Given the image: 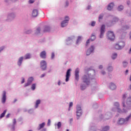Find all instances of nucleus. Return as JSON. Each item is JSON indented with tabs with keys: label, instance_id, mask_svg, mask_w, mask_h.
<instances>
[{
	"label": "nucleus",
	"instance_id": "1",
	"mask_svg": "<svg viewBox=\"0 0 131 131\" xmlns=\"http://www.w3.org/2000/svg\"><path fill=\"white\" fill-rule=\"evenodd\" d=\"M125 43L123 41L119 42L118 43H116L115 46V49L116 50H121V49L124 48Z\"/></svg>",
	"mask_w": 131,
	"mask_h": 131
},
{
	"label": "nucleus",
	"instance_id": "2",
	"mask_svg": "<svg viewBox=\"0 0 131 131\" xmlns=\"http://www.w3.org/2000/svg\"><path fill=\"white\" fill-rule=\"evenodd\" d=\"M107 37L110 40H114L115 39V35L112 31H108L107 33Z\"/></svg>",
	"mask_w": 131,
	"mask_h": 131
},
{
	"label": "nucleus",
	"instance_id": "3",
	"mask_svg": "<svg viewBox=\"0 0 131 131\" xmlns=\"http://www.w3.org/2000/svg\"><path fill=\"white\" fill-rule=\"evenodd\" d=\"M82 113H81V107L80 105L77 106V118L78 119L81 116Z\"/></svg>",
	"mask_w": 131,
	"mask_h": 131
},
{
	"label": "nucleus",
	"instance_id": "4",
	"mask_svg": "<svg viewBox=\"0 0 131 131\" xmlns=\"http://www.w3.org/2000/svg\"><path fill=\"white\" fill-rule=\"evenodd\" d=\"M83 81L85 83L89 85L90 84V76L89 75H84L83 77Z\"/></svg>",
	"mask_w": 131,
	"mask_h": 131
},
{
	"label": "nucleus",
	"instance_id": "5",
	"mask_svg": "<svg viewBox=\"0 0 131 131\" xmlns=\"http://www.w3.org/2000/svg\"><path fill=\"white\" fill-rule=\"evenodd\" d=\"M131 117V115L128 116L125 119H120L118 121V124H123L125 121H128V120Z\"/></svg>",
	"mask_w": 131,
	"mask_h": 131
},
{
	"label": "nucleus",
	"instance_id": "6",
	"mask_svg": "<svg viewBox=\"0 0 131 131\" xmlns=\"http://www.w3.org/2000/svg\"><path fill=\"white\" fill-rule=\"evenodd\" d=\"M69 21V17L66 16L65 20L61 23V27H65V26H67V24H68Z\"/></svg>",
	"mask_w": 131,
	"mask_h": 131
},
{
	"label": "nucleus",
	"instance_id": "7",
	"mask_svg": "<svg viewBox=\"0 0 131 131\" xmlns=\"http://www.w3.org/2000/svg\"><path fill=\"white\" fill-rule=\"evenodd\" d=\"M40 67L42 70H46L47 69V61L45 60L41 61Z\"/></svg>",
	"mask_w": 131,
	"mask_h": 131
},
{
	"label": "nucleus",
	"instance_id": "8",
	"mask_svg": "<svg viewBox=\"0 0 131 131\" xmlns=\"http://www.w3.org/2000/svg\"><path fill=\"white\" fill-rule=\"evenodd\" d=\"M75 79L78 81L79 79V69H76L75 71Z\"/></svg>",
	"mask_w": 131,
	"mask_h": 131
},
{
	"label": "nucleus",
	"instance_id": "9",
	"mask_svg": "<svg viewBox=\"0 0 131 131\" xmlns=\"http://www.w3.org/2000/svg\"><path fill=\"white\" fill-rule=\"evenodd\" d=\"M105 25H102L100 29V38H102L104 35V33L105 32Z\"/></svg>",
	"mask_w": 131,
	"mask_h": 131
},
{
	"label": "nucleus",
	"instance_id": "10",
	"mask_svg": "<svg viewBox=\"0 0 131 131\" xmlns=\"http://www.w3.org/2000/svg\"><path fill=\"white\" fill-rule=\"evenodd\" d=\"M95 50V47L91 46L90 48L86 52V55L89 56V55H91V53L94 52V50Z\"/></svg>",
	"mask_w": 131,
	"mask_h": 131
},
{
	"label": "nucleus",
	"instance_id": "11",
	"mask_svg": "<svg viewBox=\"0 0 131 131\" xmlns=\"http://www.w3.org/2000/svg\"><path fill=\"white\" fill-rule=\"evenodd\" d=\"M70 71H71V69H69L68 70L67 72V74H66V81H69V78L70 77Z\"/></svg>",
	"mask_w": 131,
	"mask_h": 131
},
{
	"label": "nucleus",
	"instance_id": "12",
	"mask_svg": "<svg viewBox=\"0 0 131 131\" xmlns=\"http://www.w3.org/2000/svg\"><path fill=\"white\" fill-rule=\"evenodd\" d=\"M40 57L42 58V59H46V58H47V52L45 51H42L40 54Z\"/></svg>",
	"mask_w": 131,
	"mask_h": 131
},
{
	"label": "nucleus",
	"instance_id": "13",
	"mask_svg": "<svg viewBox=\"0 0 131 131\" xmlns=\"http://www.w3.org/2000/svg\"><path fill=\"white\" fill-rule=\"evenodd\" d=\"M6 95V91H4L3 94V97H2V103H3L4 104L6 103V100L7 99V96Z\"/></svg>",
	"mask_w": 131,
	"mask_h": 131
},
{
	"label": "nucleus",
	"instance_id": "14",
	"mask_svg": "<svg viewBox=\"0 0 131 131\" xmlns=\"http://www.w3.org/2000/svg\"><path fill=\"white\" fill-rule=\"evenodd\" d=\"M38 15V11L36 9H34L32 13V15L33 16V17H37Z\"/></svg>",
	"mask_w": 131,
	"mask_h": 131
},
{
	"label": "nucleus",
	"instance_id": "15",
	"mask_svg": "<svg viewBox=\"0 0 131 131\" xmlns=\"http://www.w3.org/2000/svg\"><path fill=\"white\" fill-rule=\"evenodd\" d=\"M113 7H114V4L113 3L110 4L107 6V10L111 11L113 9Z\"/></svg>",
	"mask_w": 131,
	"mask_h": 131
},
{
	"label": "nucleus",
	"instance_id": "16",
	"mask_svg": "<svg viewBox=\"0 0 131 131\" xmlns=\"http://www.w3.org/2000/svg\"><path fill=\"white\" fill-rule=\"evenodd\" d=\"M23 61V57H20L19 59H18V65L19 66H21V64H22V62Z\"/></svg>",
	"mask_w": 131,
	"mask_h": 131
},
{
	"label": "nucleus",
	"instance_id": "17",
	"mask_svg": "<svg viewBox=\"0 0 131 131\" xmlns=\"http://www.w3.org/2000/svg\"><path fill=\"white\" fill-rule=\"evenodd\" d=\"M110 89L111 90H115L116 89V85L114 83H112L110 85Z\"/></svg>",
	"mask_w": 131,
	"mask_h": 131
},
{
	"label": "nucleus",
	"instance_id": "18",
	"mask_svg": "<svg viewBox=\"0 0 131 131\" xmlns=\"http://www.w3.org/2000/svg\"><path fill=\"white\" fill-rule=\"evenodd\" d=\"M45 125L46 124L45 123H42L41 124H40L39 125V127L38 128V130H39L41 129V128H42L43 127H45Z\"/></svg>",
	"mask_w": 131,
	"mask_h": 131
},
{
	"label": "nucleus",
	"instance_id": "19",
	"mask_svg": "<svg viewBox=\"0 0 131 131\" xmlns=\"http://www.w3.org/2000/svg\"><path fill=\"white\" fill-rule=\"evenodd\" d=\"M39 104H40V100H39V99L37 100L36 101L35 108H37V107H38V105H39Z\"/></svg>",
	"mask_w": 131,
	"mask_h": 131
},
{
	"label": "nucleus",
	"instance_id": "20",
	"mask_svg": "<svg viewBox=\"0 0 131 131\" xmlns=\"http://www.w3.org/2000/svg\"><path fill=\"white\" fill-rule=\"evenodd\" d=\"M50 27H46L43 30V32H49L50 31Z\"/></svg>",
	"mask_w": 131,
	"mask_h": 131
},
{
	"label": "nucleus",
	"instance_id": "21",
	"mask_svg": "<svg viewBox=\"0 0 131 131\" xmlns=\"http://www.w3.org/2000/svg\"><path fill=\"white\" fill-rule=\"evenodd\" d=\"M6 113H7V110H5L3 113L1 115L0 118H3L6 115Z\"/></svg>",
	"mask_w": 131,
	"mask_h": 131
},
{
	"label": "nucleus",
	"instance_id": "22",
	"mask_svg": "<svg viewBox=\"0 0 131 131\" xmlns=\"http://www.w3.org/2000/svg\"><path fill=\"white\" fill-rule=\"evenodd\" d=\"M130 104H131V101L127 102V107H126L127 110H128V109L130 108Z\"/></svg>",
	"mask_w": 131,
	"mask_h": 131
},
{
	"label": "nucleus",
	"instance_id": "23",
	"mask_svg": "<svg viewBox=\"0 0 131 131\" xmlns=\"http://www.w3.org/2000/svg\"><path fill=\"white\" fill-rule=\"evenodd\" d=\"M57 128H60V127H61V126H62V123H61V122H58L57 123Z\"/></svg>",
	"mask_w": 131,
	"mask_h": 131
},
{
	"label": "nucleus",
	"instance_id": "24",
	"mask_svg": "<svg viewBox=\"0 0 131 131\" xmlns=\"http://www.w3.org/2000/svg\"><path fill=\"white\" fill-rule=\"evenodd\" d=\"M112 58V59H113V60H114V59H116V58H117V54L116 53L113 54Z\"/></svg>",
	"mask_w": 131,
	"mask_h": 131
},
{
	"label": "nucleus",
	"instance_id": "25",
	"mask_svg": "<svg viewBox=\"0 0 131 131\" xmlns=\"http://www.w3.org/2000/svg\"><path fill=\"white\" fill-rule=\"evenodd\" d=\"M33 81V77H30L28 80V82L30 83H31Z\"/></svg>",
	"mask_w": 131,
	"mask_h": 131
},
{
	"label": "nucleus",
	"instance_id": "26",
	"mask_svg": "<svg viewBox=\"0 0 131 131\" xmlns=\"http://www.w3.org/2000/svg\"><path fill=\"white\" fill-rule=\"evenodd\" d=\"M96 39V36L94 35H92L91 38V40L93 41V40H95Z\"/></svg>",
	"mask_w": 131,
	"mask_h": 131
},
{
	"label": "nucleus",
	"instance_id": "27",
	"mask_svg": "<svg viewBox=\"0 0 131 131\" xmlns=\"http://www.w3.org/2000/svg\"><path fill=\"white\" fill-rule=\"evenodd\" d=\"M109 129L108 126H105V127L103 128L101 131H107Z\"/></svg>",
	"mask_w": 131,
	"mask_h": 131
},
{
	"label": "nucleus",
	"instance_id": "28",
	"mask_svg": "<svg viewBox=\"0 0 131 131\" xmlns=\"http://www.w3.org/2000/svg\"><path fill=\"white\" fill-rule=\"evenodd\" d=\"M30 54H27L25 56V59H30Z\"/></svg>",
	"mask_w": 131,
	"mask_h": 131
},
{
	"label": "nucleus",
	"instance_id": "29",
	"mask_svg": "<svg viewBox=\"0 0 131 131\" xmlns=\"http://www.w3.org/2000/svg\"><path fill=\"white\" fill-rule=\"evenodd\" d=\"M36 86V84H33L32 85L31 89H32V91H34V90H35Z\"/></svg>",
	"mask_w": 131,
	"mask_h": 131
},
{
	"label": "nucleus",
	"instance_id": "30",
	"mask_svg": "<svg viewBox=\"0 0 131 131\" xmlns=\"http://www.w3.org/2000/svg\"><path fill=\"white\" fill-rule=\"evenodd\" d=\"M118 11H122V10H123V6H119L118 8Z\"/></svg>",
	"mask_w": 131,
	"mask_h": 131
},
{
	"label": "nucleus",
	"instance_id": "31",
	"mask_svg": "<svg viewBox=\"0 0 131 131\" xmlns=\"http://www.w3.org/2000/svg\"><path fill=\"white\" fill-rule=\"evenodd\" d=\"M123 104V106L124 107V108H123V112L125 113L126 112V111H125V105L124 104V102H122Z\"/></svg>",
	"mask_w": 131,
	"mask_h": 131
},
{
	"label": "nucleus",
	"instance_id": "32",
	"mask_svg": "<svg viewBox=\"0 0 131 131\" xmlns=\"http://www.w3.org/2000/svg\"><path fill=\"white\" fill-rule=\"evenodd\" d=\"M73 106V102H70V105H69V111L70 110V107H72Z\"/></svg>",
	"mask_w": 131,
	"mask_h": 131
},
{
	"label": "nucleus",
	"instance_id": "33",
	"mask_svg": "<svg viewBox=\"0 0 131 131\" xmlns=\"http://www.w3.org/2000/svg\"><path fill=\"white\" fill-rule=\"evenodd\" d=\"M104 15L101 14L99 17V20L100 21V20H101V19H103V17Z\"/></svg>",
	"mask_w": 131,
	"mask_h": 131
},
{
	"label": "nucleus",
	"instance_id": "34",
	"mask_svg": "<svg viewBox=\"0 0 131 131\" xmlns=\"http://www.w3.org/2000/svg\"><path fill=\"white\" fill-rule=\"evenodd\" d=\"M128 28H129L128 26H126L123 27V30H126V29H128Z\"/></svg>",
	"mask_w": 131,
	"mask_h": 131
},
{
	"label": "nucleus",
	"instance_id": "35",
	"mask_svg": "<svg viewBox=\"0 0 131 131\" xmlns=\"http://www.w3.org/2000/svg\"><path fill=\"white\" fill-rule=\"evenodd\" d=\"M31 83H29V82H28L25 84V87L28 86V85H30Z\"/></svg>",
	"mask_w": 131,
	"mask_h": 131
},
{
	"label": "nucleus",
	"instance_id": "36",
	"mask_svg": "<svg viewBox=\"0 0 131 131\" xmlns=\"http://www.w3.org/2000/svg\"><path fill=\"white\" fill-rule=\"evenodd\" d=\"M123 64L124 67H126V66L127 65V63L126 62L124 61Z\"/></svg>",
	"mask_w": 131,
	"mask_h": 131
},
{
	"label": "nucleus",
	"instance_id": "37",
	"mask_svg": "<svg viewBox=\"0 0 131 131\" xmlns=\"http://www.w3.org/2000/svg\"><path fill=\"white\" fill-rule=\"evenodd\" d=\"M39 32H40V28H38L37 29V32L36 33H39Z\"/></svg>",
	"mask_w": 131,
	"mask_h": 131
},
{
	"label": "nucleus",
	"instance_id": "38",
	"mask_svg": "<svg viewBox=\"0 0 131 131\" xmlns=\"http://www.w3.org/2000/svg\"><path fill=\"white\" fill-rule=\"evenodd\" d=\"M54 58H55V54H54V53H52L51 55V58L54 59Z\"/></svg>",
	"mask_w": 131,
	"mask_h": 131
},
{
	"label": "nucleus",
	"instance_id": "39",
	"mask_svg": "<svg viewBox=\"0 0 131 131\" xmlns=\"http://www.w3.org/2000/svg\"><path fill=\"white\" fill-rule=\"evenodd\" d=\"M95 25H96V22L92 21V23H91V26H95Z\"/></svg>",
	"mask_w": 131,
	"mask_h": 131
},
{
	"label": "nucleus",
	"instance_id": "40",
	"mask_svg": "<svg viewBox=\"0 0 131 131\" xmlns=\"http://www.w3.org/2000/svg\"><path fill=\"white\" fill-rule=\"evenodd\" d=\"M85 89V86H81V90H82V91H83V90H84Z\"/></svg>",
	"mask_w": 131,
	"mask_h": 131
},
{
	"label": "nucleus",
	"instance_id": "41",
	"mask_svg": "<svg viewBox=\"0 0 131 131\" xmlns=\"http://www.w3.org/2000/svg\"><path fill=\"white\" fill-rule=\"evenodd\" d=\"M33 3H34V0H29V3L30 4H33Z\"/></svg>",
	"mask_w": 131,
	"mask_h": 131
},
{
	"label": "nucleus",
	"instance_id": "42",
	"mask_svg": "<svg viewBox=\"0 0 131 131\" xmlns=\"http://www.w3.org/2000/svg\"><path fill=\"white\" fill-rule=\"evenodd\" d=\"M48 125H51V120L50 119L48 120Z\"/></svg>",
	"mask_w": 131,
	"mask_h": 131
},
{
	"label": "nucleus",
	"instance_id": "43",
	"mask_svg": "<svg viewBox=\"0 0 131 131\" xmlns=\"http://www.w3.org/2000/svg\"><path fill=\"white\" fill-rule=\"evenodd\" d=\"M13 125H15L16 124V119H14L13 120Z\"/></svg>",
	"mask_w": 131,
	"mask_h": 131
},
{
	"label": "nucleus",
	"instance_id": "44",
	"mask_svg": "<svg viewBox=\"0 0 131 131\" xmlns=\"http://www.w3.org/2000/svg\"><path fill=\"white\" fill-rule=\"evenodd\" d=\"M90 39L87 40L86 46H88L90 43Z\"/></svg>",
	"mask_w": 131,
	"mask_h": 131
},
{
	"label": "nucleus",
	"instance_id": "45",
	"mask_svg": "<svg viewBox=\"0 0 131 131\" xmlns=\"http://www.w3.org/2000/svg\"><path fill=\"white\" fill-rule=\"evenodd\" d=\"M126 98V94H124L123 95V100H124V99H125Z\"/></svg>",
	"mask_w": 131,
	"mask_h": 131
},
{
	"label": "nucleus",
	"instance_id": "46",
	"mask_svg": "<svg viewBox=\"0 0 131 131\" xmlns=\"http://www.w3.org/2000/svg\"><path fill=\"white\" fill-rule=\"evenodd\" d=\"M127 4L128 5V6L130 5V1H127Z\"/></svg>",
	"mask_w": 131,
	"mask_h": 131
},
{
	"label": "nucleus",
	"instance_id": "47",
	"mask_svg": "<svg viewBox=\"0 0 131 131\" xmlns=\"http://www.w3.org/2000/svg\"><path fill=\"white\" fill-rule=\"evenodd\" d=\"M10 117V114H8L6 115V118H9Z\"/></svg>",
	"mask_w": 131,
	"mask_h": 131
},
{
	"label": "nucleus",
	"instance_id": "48",
	"mask_svg": "<svg viewBox=\"0 0 131 131\" xmlns=\"http://www.w3.org/2000/svg\"><path fill=\"white\" fill-rule=\"evenodd\" d=\"M81 39V37H78V40H77V42H78V41H79V40H80Z\"/></svg>",
	"mask_w": 131,
	"mask_h": 131
},
{
	"label": "nucleus",
	"instance_id": "49",
	"mask_svg": "<svg viewBox=\"0 0 131 131\" xmlns=\"http://www.w3.org/2000/svg\"><path fill=\"white\" fill-rule=\"evenodd\" d=\"M46 76V74H43L41 75V78H42V77H45V76Z\"/></svg>",
	"mask_w": 131,
	"mask_h": 131
},
{
	"label": "nucleus",
	"instance_id": "50",
	"mask_svg": "<svg viewBox=\"0 0 131 131\" xmlns=\"http://www.w3.org/2000/svg\"><path fill=\"white\" fill-rule=\"evenodd\" d=\"M115 105L116 106H119V104L118 103V102H116V103H115Z\"/></svg>",
	"mask_w": 131,
	"mask_h": 131
},
{
	"label": "nucleus",
	"instance_id": "51",
	"mask_svg": "<svg viewBox=\"0 0 131 131\" xmlns=\"http://www.w3.org/2000/svg\"><path fill=\"white\" fill-rule=\"evenodd\" d=\"M24 82H25V80L24 79H23L21 81V83H24Z\"/></svg>",
	"mask_w": 131,
	"mask_h": 131
},
{
	"label": "nucleus",
	"instance_id": "52",
	"mask_svg": "<svg viewBox=\"0 0 131 131\" xmlns=\"http://www.w3.org/2000/svg\"><path fill=\"white\" fill-rule=\"evenodd\" d=\"M102 68H103V66H99V69H102Z\"/></svg>",
	"mask_w": 131,
	"mask_h": 131
},
{
	"label": "nucleus",
	"instance_id": "53",
	"mask_svg": "<svg viewBox=\"0 0 131 131\" xmlns=\"http://www.w3.org/2000/svg\"><path fill=\"white\" fill-rule=\"evenodd\" d=\"M118 112H119V113L121 112V111L120 110V109L118 108Z\"/></svg>",
	"mask_w": 131,
	"mask_h": 131
},
{
	"label": "nucleus",
	"instance_id": "54",
	"mask_svg": "<svg viewBox=\"0 0 131 131\" xmlns=\"http://www.w3.org/2000/svg\"><path fill=\"white\" fill-rule=\"evenodd\" d=\"M58 85H60V84H61V82L60 81H58Z\"/></svg>",
	"mask_w": 131,
	"mask_h": 131
},
{
	"label": "nucleus",
	"instance_id": "55",
	"mask_svg": "<svg viewBox=\"0 0 131 131\" xmlns=\"http://www.w3.org/2000/svg\"><path fill=\"white\" fill-rule=\"evenodd\" d=\"M110 68H111V69H112V67H110V68H108V71H110Z\"/></svg>",
	"mask_w": 131,
	"mask_h": 131
},
{
	"label": "nucleus",
	"instance_id": "56",
	"mask_svg": "<svg viewBox=\"0 0 131 131\" xmlns=\"http://www.w3.org/2000/svg\"><path fill=\"white\" fill-rule=\"evenodd\" d=\"M126 73H128V70H126Z\"/></svg>",
	"mask_w": 131,
	"mask_h": 131
},
{
	"label": "nucleus",
	"instance_id": "57",
	"mask_svg": "<svg viewBox=\"0 0 131 131\" xmlns=\"http://www.w3.org/2000/svg\"><path fill=\"white\" fill-rule=\"evenodd\" d=\"M67 6H68L69 5V3L68 2H66Z\"/></svg>",
	"mask_w": 131,
	"mask_h": 131
},
{
	"label": "nucleus",
	"instance_id": "58",
	"mask_svg": "<svg viewBox=\"0 0 131 131\" xmlns=\"http://www.w3.org/2000/svg\"><path fill=\"white\" fill-rule=\"evenodd\" d=\"M102 74H105V72H102Z\"/></svg>",
	"mask_w": 131,
	"mask_h": 131
},
{
	"label": "nucleus",
	"instance_id": "59",
	"mask_svg": "<svg viewBox=\"0 0 131 131\" xmlns=\"http://www.w3.org/2000/svg\"><path fill=\"white\" fill-rule=\"evenodd\" d=\"M129 99H131V97H129V98L128 99V102L129 101Z\"/></svg>",
	"mask_w": 131,
	"mask_h": 131
},
{
	"label": "nucleus",
	"instance_id": "60",
	"mask_svg": "<svg viewBox=\"0 0 131 131\" xmlns=\"http://www.w3.org/2000/svg\"><path fill=\"white\" fill-rule=\"evenodd\" d=\"M129 89L131 90V85L129 86Z\"/></svg>",
	"mask_w": 131,
	"mask_h": 131
},
{
	"label": "nucleus",
	"instance_id": "61",
	"mask_svg": "<svg viewBox=\"0 0 131 131\" xmlns=\"http://www.w3.org/2000/svg\"><path fill=\"white\" fill-rule=\"evenodd\" d=\"M67 131H69V129H67Z\"/></svg>",
	"mask_w": 131,
	"mask_h": 131
},
{
	"label": "nucleus",
	"instance_id": "62",
	"mask_svg": "<svg viewBox=\"0 0 131 131\" xmlns=\"http://www.w3.org/2000/svg\"><path fill=\"white\" fill-rule=\"evenodd\" d=\"M16 101H17V100H14V102H16Z\"/></svg>",
	"mask_w": 131,
	"mask_h": 131
}]
</instances>
